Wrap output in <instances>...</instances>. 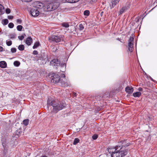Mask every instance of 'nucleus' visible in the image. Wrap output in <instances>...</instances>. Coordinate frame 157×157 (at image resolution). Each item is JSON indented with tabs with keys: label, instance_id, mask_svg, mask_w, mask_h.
Here are the masks:
<instances>
[{
	"label": "nucleus",
	"instance_id": "45",
	"mask_svg": "<svg viewBox=\"0 0 157 157\" xmlns=\"http://www.w3.org/2000/svg\"><path fill=\"white\" fill-rule=\"evenodd\" d=\"M61 77V78H65V75L64 74H61V75L60 76V77Z\"/></svg>",
	"mask_w": 157,
	"mask_h": 157
},
{
	"label": "nucleus",
	"instance_id": "28",
	"mask_svg": "<svg viewBox=\"0 0 157 157\" xmlns=\"http://www.w3.org/2000/svg\"><path fill=\"white\" fill-rule=\"evenodd\" d=\"M22 28L23 26L21 25H18L17 27V30L19 31H21Z\"/></svg>",
	"mask_w": 157,
	"mask_h": 157
},
{
	"label": "nucleus",
	"instance_id": "43",
	"mask_svg": "<svg viewBox=\"0 0 157 157\" xmlns=\"http://www.w3.org/2000/svg\"><path fill=\"white\" fill-rule=\"evenodd\" d=\"M0 12L1 13V14H3L4 13V9H2L1 10H0Z\"/></svg>",
	"mask_w": 157,
	"mask_h": 157
},
{
	"label": "nucleus",
	"instance_id": "9",
	"mask_svg": "<svg viewBox=\"0 0 157 157\" xmlns=\"http://www.w3.org/2000/svg\"><path fill=\"white\" fill-rule=\"evenodd\" d=\"M120 0H112L111 4L110 6L111 9L113 8L119 2Z\"/></svg>",
	"mask_w": 157,
	"mask_h": 157
},
{
	"label": "nucleus",
	"instance_id": "12",
	"mask_svg": "<svg viewBox=\"0 0 157 157\" xmlns=\"http://www.w3.org/2000/svg\"><path fill=\"white\" fill-rule=\"evenodd\" d=\"M105 95L106 98L109 97V94L108 93L106 94L103 96L97 95L95 96V98L98 100H100L102 98H105Z\"/></svg>",
	"mask_w": 157,
	"mask_h": 157
},
{
	"label": "nucleus",
	"instance_id": "42",
	"mask_svg": "<svg viewBox=\"0 0 157 157\" xmlns=\"http://www.w3.org/2000/svg\"><path fill=\"white\" fill-rule=\"evenodd\" d=\"M0 12L1 13V14H3L4 13V9H2L1 10H0Z\"/></svg>",
	"mask_w": 157,
	"mask_h": 157
},
{
	"label": "nucleus",
	"instance_id": "16",
	"mask_svg": "<svg viewBox=\"0 0 157 157\" xmlns=\"http://www.w3.org/2000/svg\"><path fill=\"white\" fill-rule=\"evenodd\" d=\"M7 67V63L5 61H2L0 62V67L2 68H5Z\"/></svg>",
	"mask_w": 157,
	"mask_h": 157
},
{
	"label": "nucleus",
	"instance_id": "30",
	"mask_svg": "<svg viewBox=\"0 0 157 157\" xmlns=\"http://www.w3.org/2000/svg\"><path fill=\"white\" fill-rule=\"evenodd\" d=\"M8 148H3V153L4 155H6L8 152Z\"/></svg>",
	"mask_w": 157,
	"mask_h": 157
},
{
	"label": "nucleus",
	"instance_id": "27",
	"mask_svg": "<svg viewBox=\"0 0 157 157\" xmlns=\"http://www.w3.org/2000/svg\"><path fill=\"white\" fill-rule=\"evenodd\" d=\"M90 12L88 10H86L84 11V15L85 16H88L90 15Z\"/></svg>",
	"mask_w": 157,
	"mask_h": 157
},
{
	"label": "nucleus",
	"instance_id": "31",
	"mask_svg": "<svg viewBox=\"0 0 157 157\" xmlns=\"http://www.w3.org/2000/svg\"><path fill=\"white\" fill-rule=\"evenodd\" d=\"M6 44L8 46H10L12 44V42L11 40L6 41Z\"/></svg>",
	"mask_w": 157,
	"mask_h": 157
},
{
	"label": "nucleus",
	"instance_id": "33",
	"mask_svg": "<svg viewBox=\"0 0 157 157\" xmlns=\"http://www.w3.org/2000/svg\"><path fill=\"white\" fill-rule=\"evenodd\" d=\"M5 11L6 13L9 14L10 13L11 10L9 8H7L6 9Z\"/></svg>",
	"mask_w": 157,
	"mask_h": 157
},
{
	"label": "nucleus",
	"instance_id": "10",
	"mask_svg": "<svg viewBox=\"0 0 157 157\" xmlns=\"http://www.w3.org/2000/svg\"><path fill=\"white\" fill-rule=\"evenodd\" d=\"M129 8V7L128 6H125L123 7L120 10L119 13V15H121L124 12L128 10Z\"/></svg>",
	"mask_w": 157,
	"mask_h": 157
},
{
	"label": "nucleus",
	"instance_id": "21",
	"mask_svg": "<svg viewBox=\"0 0 157 157\" xmlns=\"http://www.w3.org/2000/svg\"><path fill=\"white\" fill-rule=\"evenodd\" d=\"M18 49L20 51H22L24 50L25 47L23 45L21 44L18 47Z\"/></svg>",
	"mask_w": 157,
	"mask_h": 157
},
{
	"label": "nucleus",
	"instance_id": "4",
	"mask_svg": "<svg viewBox=\"0 0 157 157\" xmlns=\"http://www.w3.org/2000/svg\"><path fill=\"white\" fill-rule=\"evenodd\" d=\"M49 41L55 42L56 43H58L63 40V36H58L53 35L49 37Z\"/></svg>",
	"mask_w": 157,
	"mask_h": 157
},
{
	"label": "nucleus",
	"instance_id": "26",
	"mask_svg": "<svg viewBox=\"0 0 157 157\" xmlns=\"http://www.w3.org/2000/svg\"><path fill=\"white\" fill-rule=\"evenodd\" d=\"M62 26L65 28H68L69 27V25L67 23L64 22L62 23Z\"/></svg>",
	"mask_w": 157,
	"mask_h": 157
},
{
	"label": "nucleus",
	"instance_id": "37",
	"mask_svg": "<svg viewBox=\"0 0 157 157\" xmlns=\"http://www.w3.org/2000/svg\"><path fill=\"white\" fill-rule=\"evenodd\" d=\"M18 38L20 40H22L24 38V36L23 35L21 36H18Z\"/></svg>",
	"mask_w": 157,
	"mask_h": 157
},
{
	"label": "nucleus",
	"instance_id": "34",
	"mask_svg": "<svg viewBox=\"0 0 157 157\" xmlns=\"http://www.w3.org/2000/svg\"><path fill=\"white\" fill-rule=\"evenodd\" d=\"M11 52L13 53L16 52L17 49L15 48H12L11 49Z\"/></svg>",
	"mask_w": 157,
	"mask_h": 157
},
{
	"label": "nucleus",
	"instance_id": "2",
	"mask_svg": "<svg viewBox=\"0 0 157 157\" xmlns=\"http://www.w3.org/2000/svg\"><path fill=\"white\" fill-rule=\"evenodd\" d=\"M48 106H52L53 109L51 112L57 113L58 111L66 107V104L63 102H57L52 99H48L47 101Z\"/></svg>",
	"mask_w": 157,
	"mask_h": 157
},
{
	"label": "nucleus",
	"instance_id": "48",
	"mask_svg": "<svg viewBox=\"0 0 157 157\" xmlns=\"http://www.w3.org/2000/svg\"><path fill=\"white\" fill-rule=\"evenodd\" d=\"M24 2H31L32 0H23Z\"/></svg>",
	"mask_w": 157,
	"mask_h": 157
},
{
	"label": "nucleus",
	"instance_id": "44",
	"mask_svg": "<svg viewBox=\"0 0 157 157\" xmlns=\"http://www.w3.org/2000/svg\"><path fill=\"white\" fill-rule=\"evenodd\" d=\"M17 21L18 23H19L20 24H21L22 22V21L21 20L17 19Z\"/></svg>",
	"mask_w": 157,
	"mask_h": 157
},
{
	"label": "nucleus",
	"instance_id": "14",
	"mask_svg": "<svg viewBox=\"0 0 157 157\" xmlns=\"http://www.w3.org/2000/svg\"><path fill=\"white\" fill-rule=\"evenodd\" d=\"M60 81L61 85L63 86H69V84H70V83L69 82L67 81L65 82V81H63V79H60Z\"/></svg>",
	"mask_w": 157,
	"mask_h": 157
},
{
	"label": "nucleus",
	"instance_id": "32",
	"mask_svg": "<svg viewBox=\"0 0 157 157\" xmlns=\"http://www.w3.org/2000/svg\"><path fill=\"white\" fill-rule=\"evenodd\" d=\"M98 135L97 134H94V135L92 136V138L94 140H96L97 138H98Z\"/></svg>",
	"mask_w": 157,
	"mask_h": 157
},
{
	"label": "nucleus",
	"instance_id": "5",
	"mask_svg": "<svg viewBox=\"0 0 157 157\" xmlns=\"http://www.w3.org/2000/svg\"><path fill=\"white\" fill-rule=\"evenodd\" d=\"M134 40V38L133 37L130 36L128 40V49L130 52H132L133 51Z\"/></svg>",
	"mask_w": 157,
	"mask_h": 157
},
{
	"label": "nucleus",
	"instance_id": "8",
	"mask_svg": "<svg viewBox=\"0 0 157 157\" xmlns=\"http://www.w3.org/2000/svg\"><path fill=\"white\" fill-rule=\"evenodd\" d=\"M39 11L37 10L32 9L30 10V14L33 17L37 16L39 15Z\"/></svg>",
	"mask_w": 157,
	"mask_h": 157
},
{
	"label": "nucleus",
	"instance_id": "22",
	"mask_svg": "<svg viewBox=\"0 0 157 157\" xmlns=\"http://www.w3.org/2000/svg\"><path fill=\"white\" fill-rule=\"evenodd\" d=\"M79 0H66L67 2L70 3H75L78 2Z\"/></svg>",
	"mask_w": 157,
	"mask_h": 157
},
{
	"label": "nucleus",
	"instance_id": "18",
	"mask_svg": "<svg viewBox=\"0 0 157 157\" xmlns=\"http://www.w3.org/2000/svg\"><path fill=\"white\" fill-rule=\"evenodd\" d=\"M9 22L8 20L7 19H2V23L3 25H7Z\"/></svg>",
	"mask_w": 157,
	"mask_h": 157
},
{
	"label": "nucleus",
	"instance_id": "40",
	"mask_svg": "<svg viewBox=\"0 0 157 157\" xmlns=\"http://www.w3.org/2000/svg\"><path fill=\"white\" fill-rule=\"evenodd\" d=\"M2 9H4V6L1 4H0V10Z\"/></svg>",
	"mask_w": 157,
	"mask_h": 157
},
{
	"label": "nucleus",
	"instance_id": "53",
	"mask_svg": "<svg viewBox=\"0 0 157 157\" xmlns=\"http://www.w3.org/2000/svg\"><path fill=\"white\" fill-rule=\"evenodd\" d=\"M18 133H20V131H17V132H16V133L17 134V135H18Z\"/></svg>",
	"mask_w": 157,
	"mask_h": 157
},
{
	"label": "nucleus",
	"instance_id": "19",
	"mask_svg": "<svg viewBox=\"0 0 157 157\" xmlns=\"http://www.w3.org/2000/svg\"><path fill=\"white\" fill-rule=\"evenodd\" d=\"M40 43L39 42H36L34 43L33 48L34 49H35L40 46Z\"/></svg>",
	"mask_w": 157,
	"mask_h": 157
},
{
	"label": "nucleus",
	"instance_id": "54",
	"mask_svg": "<svg viewBox=\"0 0 157 157\" xmlns=\"http://www.w3.org/2000/svg\"><path fill=\"white\" fill-rule=\"evenodd\" d=\"M103 12H101V15H102V14H103Z\"/></svg>",
	"mask_w": 157,
	"mask_h": 157
},
{
	"label": "nucleus",
	"instance_id": "11",
	"mask_svg": "<svg viewBox=\"0 0 157 157\" xmlns=\"http://www.w3.org/2000/svg\"><path fill=\"white\" fill-rule=\"evenodd\" d=\"M125 91L127 93L130 94L132 93L133 91V89L132 86H127L125 88Z\"/></svg>",
	"mask_w": 157,
	"mask_h": 157
},
{
	"label": "nucleus",
	"instance_id": "50",
	"mask_svg": "<svg viewBox=\"0 0 157 157\" xmlns=\"http://www.w3.org/2000/svg\"><path fill=\"white\" fill-rule=\"evenodd\" d=\"M92 2H96L98 0H91Z\"/></svg>",
	"mask_w": 157,
	"mask_h": 157
},
{
	"label": "nucleus",
	"instance_id": "46",
	"mask_svg": "<svg viewBox=\"0 0 157 157\" xmlns=\"http://www.w3.org/2000/svg\"><path fill=\"white\" fill-rule=\"evenodd\" d=\"M138 90L140 92V91H143V89L141 87H139L138 88Z\"/></svg>",
	"mask_w": 157,
	"mask_h": 157
},
{
	"label": "nucleus",
	"instance_id": "3",
	"mask_svg": "<svg viewBox=\"0 0 157 157\" xmlns=\"http://www.w3.org/2000/svg\"><path fill=\"white\" fill-rule=\"evenodd\" d=\"M51 79V81L54 83L59 82L60 81V76L58 74L55 73L50 74L49 75Z\"/></svg>",
	"mask_w": 157,
	"mask_h": 157
},
{
	"label": "nucleus",
	"instance_id": "25",
	"mask_svg": "<svg viewBox=\"0 0 157 157\" xmlns=\"http://www.w3.org/2000/svg\"><path fill=\"white\" fill-rule=\"evenodd\" d=\"M20 64V62L18 61H15L13 63L14 66L16 67H18Z\"/></svg>",
	"mask_w": 157,
	"mask_h": 157
},
{
	"label": "nucleus",
	"instance_id": "29",
	"mask_svg": "<svg viewBox=\"0 0 157 157\" xmlns=\"http://www.w3.org/2000/svg\"><path fill=\"white\" fill-rule=\"evenodd\" d=\"M8 26L9 28L11 29L13 27L14 25L13 23L10 22Z\"/></svg>",
	"mask_w": 157,
	"mask_h": 157
},
{
	"label": "nucleus",
	"instance_id": "1",
	"mask_svg": "<svg viewBox=\"0 0 157 157\" xmlns=\"http://www.w3.org/2000/svg\"><path fill=\"white\" fill-rule=\"evenodd\" d=\"M126 141V140H121L114 148L108 149L109 152L111 153L112 157H124L127 154L128 149H124V148L129 146L130 144L127 143Z\"/></svg>",
	"mask_w": 157,
	"mask_h": 157
},
{
	"label": "nucleus",
	"instance_id": "17",
	"mask_svg": "<svg viewBox=\"0 0 157 157\" xmlns=\"http://www.w3.org/2000/svg\"><path fill=\"white\" fill-rule=\"evenodd\" d=\"M141 93L140 92L134 93L133 96L135 97H139L141 95Z\"/></svg>",
	"mask_w": 157,
	"mask_h": 157
},
{
	"label": "nucleus",
	"instance_id": "15",
	"mask_svg": "<svg viewBox=\"0 0 157 157\" xmlns=\"http://www.w3.org/2000/svg\"><path fill=\"white\" fill-rule=\"evenodd\" d=\"M36 7L37 8L40 9L43 7V4L42 2H36Z\"/></svg>",
	"mask_w": 157,
	"mask_h": 157
},
{
	"label": "nucleus",
	"instance_id": "23",
	"mask_svg": "<svg viewBox=\"0 0 157 157\" xmlns=\"http://www.w3.org/2000/svg\"><path fill=\"white\" fill-rule=\"evenodd\" d=\"M23 124L25 126H27L29 124V120L28 119H25L23 120Z\"/></svg>",
	"mask_w": 157,
	"mask_h": 157
},
{
	"label": "nucleus",
	"instance_id": "47",
	"mask_svg": "<svg viewBox=\"0 0 157 157\" xmlns=\"http://www.w3.org/2000/svg\"><path fill=\"white\" fill-rule=\"evenodd\" d=\"M3 48L2 46H0V52L3 51Z\"/></svg>",
	"mask_w": 157,
	"mask_h": 157
},
{
	"label": "nucleus",
	"instance_id": "6",
	"mask_svg": "<svg viewBox=\"0 0 157 157\" xmlns=\"http://www.w3.org/2000/svg\"><path fill=\"white\" fill-rule=\"evenodd\" d=\"M60 64V61L57 59H53L50 62V65L53 66H55L56 68L59 66Z\"/></svg>",
	"mask_w": 157,
	"mask_h": 157
},
{
	"label": "nucleus",
	"instance_id": "49",
	"mask_svg": "<svg viewBox=\"0 0 157 157\" xmlns=\"http://www.w3.org/2000/svg\"><path fill=\"white\" fill-rule=\"evenodd\" d=\"M73 96L74 97H75L76 96V93L74 92L73 94Z\"/></svg>",
	"mask_w": 157,
	"mask_h": 157
},
{
	"label": "nucleus",
	"instance_id": "38",
	"mask_svg": "<svg viewBox=\"0 0 157 157\" xmlns=\"http://www.w3.org/2000/svg\"><path fill=\"white\" fill-rule=\"evenodd\" d=\"M66 65L65 63H61V62H60V64L59 66H61L62 67H64L65 66H66Z\"/></svg>",
	"mask_w": 157,
	"mask_h": 157
},
{
	"label": "nucleus",
	"instance_id": "13",
	"mask_svg": "<svg viewBox=\"0 0 157 157\" xmlns=\"http://www.w3.org/2000/svg\"><path fill=\"white\" fill-rule=\"evenodd\" d=\"M32 42L33 39L30 36L26 38L25 43L27 45L29 46L30 45Z\"/></svg>",
	"mask_w": 157,
	"mask_h": 157
},
{
	"label": "nucleus",
	"instance_id": "55",
	"mask_svg": "<svg viewBox=\"0 0 157 157\" xmlns=\"http://www.w3.org/2000/svg\"><path fill=\"white\" fill-rule=\"evenodd\" d=\"M82 129V128H81L80 129H80Z\"/></svg>",
	"mask_w": 157,
	"mask_h": 157
},
{
	"label": "nucleus",
	"instance_id": "41",
	"mask_svg": "<svg viewBox=\"0 0 157 157\" xmlns=\"http://www.w3.org/2000/svg\"><path fill=\"white\" fill-rule=\"evenodd\" d=\"M8 18L9 19H12L13 18V16H8Z\"/></svg>",
	"mask_w": 157,
	"mask_h": 157
},
{
	"label": "nucleus",
	"instance_id": "39",
	"mask_svg": "<svg viewBox=\"0 0 157 157\" xmlns=\"http://www.w3.org/2000/svg\"><path fill=\"white\" fill-rule=\"evenodd\" d=\"M33 55H36L38 54V52L36 50H34L33 51Z\"/></svg>",
	"mask_w": 157,
	"mask_h": 157
},
{
	"label": "nucleus",
	"instance_id": "36",
	"mask_svg": "<svg viewBox=\"0 0 157 157\" xmlns=\"http://www.w3.org/2000/svg\"><path fill=\"white\" fill-rule=\"evenodd\" d=\"M15 34H11L10 35V38L11 39H13L15 37Z\"/></svg>",
	"mask_w": 157,
	"mask_h": 157
},
{
	"label": "nucleus",
	"instance_id": "35",
	"mask_svg": "<svg viewBox=\"0 0 157 157\" xmlns=\"http://www.w3.org/2000/svg\"><path fill=\"white\" fill-rule=\"evenodd\" d=\"M79 29L82 30L84 29V26L82 24H80L79 25Z\"/></svg>",
	"mask_w": 157,
	"mask_h": 157
},
{
	"label": "nucleus",
	"instance_id": "52",
	"mask_svg": "<svg viewBox=\"0 0 157 157\" xmlns=\"http://www.w3.org/2000/svg\"><path fill=\"white\" fill-rule=\"evenodd\" d=\"M150 78H151V80L154 82H155V81L152 78H151V77H150Z\"/></svg>",
	"mask_w": 157,
	"mask_h": 157
},
{
	"label": "nucleus",
	"instance_id": "7",
	"mask_svg": "<svg viewBox=\"0 0 157 157\" xmlns=\"http://www.w3.org/2000/svg\"><path fill=\"white\" fill-rule=\"evenodd\" d=\"M47 11H50L56 9L57 7L54 6V3L50 2L48 3L47 5Z\"/></svg>",
	"mask_w": 157,
	"mask_h": 157
},
{
	"label": "nucleus",
	"instance_id": "24",
	"mask_svg": "<svg viewBox=\"0 0 157 157\" xmlns=\"http://www.w3.org/2000/svg\"><path fill=\"white\" fill-rule=\"evenodd\" d=\"M80 140L79 139H78V138H75L73 144L74 145H76L77 143H78Z\"/></svg>",
	"mask_w": 157,
	"mask_h": 157
},
{
	"label": "nucleus",
	"instance_id": "20",
	"mask_svg": "<svg viewBox=\"0 0 157 157\" xmlns=\"http://www.w3.org/2000/svg\"><path fill=\"white\" fill-rule=\"evenodd\" d=\"M2 144L3 148H8V147L7 145V143L5 141L2 142Z\"/></svg>",
	"mask_w": 157,
	"mask_h": 157
},
{
	"label": "nucleus",
	"instance_id": "51",
	"mask_svg": "<svg viewBox=\"0 0 157 157\" xmlns=\"http://www.w3.org/2000/svg\"><path fill=\"white\" fill-rule=\"evenodd\" d=\"M41 157H48V156H47L45 155H42Z\"/></svg>",
	"mask_w": 157,
	"mask_h": 157
}]
</instances>
